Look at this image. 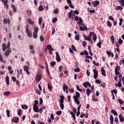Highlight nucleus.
I'll return each instance as SVG.
<instances>
[{
  "mask_svg": "<svg viewBox=\"0 0 124 124\" xmlns=\"http://www.w3.org/2000/svg\"><path fill=\"white\" fill-rule=\"evenodd\" d=\"M76 96H73V98L74 100L75 103H76L77 105H79L80 104V101H79V97H80V93L78 92L76 93Z\"/></svg>",
  "mask_w": 124,
  "mask_h": 124,
  "instance_id": "1",
  "label": "nucleus"
},
{
  "mask_svg": "<svg viewBox=\"0 0 124 124\" xmlns=\"http://www.w3.org/2000/svg\"><path fill=\"white\" fill-rule=\"evenodd\" d=\"M72 16L75 17V21L77 22L78 25H80L81 26L83 25V19H82V18L78 17V16H75V15H72Z\"/></svg>",
  "mask_w": 124,
  "mask_h": 124,
  "instance_id": "2",
  "label": "nucleus"
},
{
  "mask_svg": "<svg viewBox=\"0 0 124 124\" xmlns=\"http://www.w3.org/2000/svg\"><path fill=\"white\" fill-rule=\"evenodd\" d=\"M38 27H35L34 28V31L33 32L32 35H33V38L34 39H36L38 37L37 33H38Z\"/></svg>",
  "mask_w": 124,
  "mask_h": 124,
  "instance_id": "3",
  "label": "nucleus"
},
{
  "mask_svg": "<svg viewBox=\"0 0 124 124\" xmlns=\"http://www.w3.org/2000/svg\"><path fill=\"white\" fill-rule=\"evenodd\" d=\"M25 32L27 34V36H28L29 37H32V33H31V31H30V29H29V27L28 26L26 28Z\"/></svg>",
  "mask_w": 124,
  "mask_h": 124,
  "instance_id": "4",
  "label": "nucleus"
},
{
  "mask_svg": "<svg viewBox=\"0 0 124 124\" xmlns=\"http://www.w3.org/2000/svg\"><path fill=\"white\" fill-rule=\"evenodd\" d=\"M42 78V76H41V75H37L35 78V80L37 83H38V82H39V81L41 80Z\"/></svg>",
  "mask_w": 124,
  "mask_h": 124,
  "instance_id": "5",
  "label": "nucleus"
},
{
  "mask_svg": "<svg viewBox=\"0 0 124 124\" xmlns=\"http://www.w3.org/2000/svg\"><path fill=\"white\" fill-rule=\"evenodd\" d=\"M33 109L34 112L38 113L39 110L38 109V106L37 104H34L33 106Z\"/></svg>",
  "mask_w": 124,
  "mask_h": 124,
  "instance_id": "6",
  "label": "nucleus"
},
{
  "mask_svg": "<svg viewBox=\"0 0 124 124\" xmlns=\"http://www.w3.org/2000/svg\"><path fill=\"white\" fill-rule=\"evenodd\" d=\"M11 122L12 123H15V124H17V123H19V118L15 117L12 119Z\"/></svg>",
  "mask_w": 124,
  "mask_h": 124,
  "instance_id": "7",
  "label": "nucleus"
},
{
  "mask_svg": "<svg viewBox=\"0 0 124 124\" xmlns=\"http://www.w3.org/2000/svg\"><path fill=\"white\" fill-rule=\"evenodd\" d=\"M23 69L24 70V71H25L27 73V74H28V75H30L31 74V72H29V70L30 69V68H29V66H25L23 67Z\"/></svg>",
  "mask_w": 124,
  "mask_h": 124,
  "instance_id": "8",
  "label": "nucleus"
},
{
  "mask_svg": "<svg viewBox=\"0 0 124 124\" xmlns=\"http://www.w3.org/2000/svg\"><path fill=\"white\" fill-rule=\"evenodd\" d=\"M93 72L94 74V76H93L94 79H97L98 76V72H97L95 69H93Z\"/></svg>",
  "mask_w": 124,
  "mask_h": 124,
  "instance_id": "9",
  "label": "nucleus"
},
{
  "mask_svg": "<svg viewBox=\"0 0 124 124\" xmlns=\"http://www.w3.org/2000/svg\"><path fill=\"white\" fill-rule=\"evenodd\" d=\"M55 54L56 56V61L57 62H61V56H60V54H59V52H56Z\"/></svg>",
  "mask_w": 124,
  "mask_h": 124,
  "instance_id": "10",
  "label": "nucleus"
},
{
  "mask_svg": "<svg viewBox=\"0 0 124 124\" xmlns=\"http://www.w3.org/2000/svg\"><path fill=\"white\" fill-rule=\"evenodd\" d=\"M11 53V49H7L5 52V56L6 57H8L9 56V54Z\"/></svg>",
  "mask_w": 124,
  "mask_h": 124,
  "instance_id": "11",
  "label": "nucleus"
},
{
  "mask_svg": "<svg viewBox=\"0 0 124 124\" xmlns=\"http://www.w3.org/2000/svg\"><path fill=\"white\" fill-rule=\"evenodd\" d=\"M93 4V5L94 7H96L98 4H99V1L95 0L94 2H92Z\"/></svg>",
  "mask_w": 124,
  "mask_h": 124,
  "instance_id": "12",
  "label": "nucleus"
},
{
  "mask_svg": "<svg viewBox=\"0 0 124 124\" xmlns=\"http://www.w3.org/2000/svg\"><path fill=\"white\" fill-rule=\"evenodd\" d=\"M83 86L86 88H88V86L89 88H91V83H90L89 82H84L83 83Z\"/></svg>",
  "mask_w": 124,
  "mask_h": 124,
  "instance_id": "13",
  "label": "nucleus"
},
{
  "mask_svg": "<svg viewBox=\"0 0 124 124\" xmlns=\"http://www.w3.org/2000/svg\"><path fill=\"white\" fill-rule=\"evenodd\" d=\"M3 22L4 24H8L9 25L10 24V20L9 18H4L3 20Z\"/></svg>",
  "mask_w": 124,
  "mask_h": 124,
  "instance_id": "14",
  "label": "nucleus"
},
{
  "mask_svg": "<svg viewBox=\"0 0 124 124\" xmlns=\"http://www.w3.org/2000/svg\"><path fill=\"white\" fill-rule=\"evenodd\" d=\"M7 49V46H6V44L5 43H3L2 44V50L4 51L5 50Z\"/></svg>",
  "mask_w": 124,
  "mask_h": 124,
  "instance_id": "15",
  "label": "nucleus"
},
{
  "mask_svg": "<svg viewBox=\"0 0 124 124\" xmlns=\"http://www.w3.org/2000/svg\"><path fill=\"white\" fill-rule=\"evenodd\" d=\"M122 86H123V85L122 84V80H121V78H120V80L118 83V85H117V83H116V87H119V88H122Z\"/></svg>",
  "mask_w": 124,
  "mask_h": 124,
  "instance_id": "16",
  "label": "nucleus"
},
{
  "mask_svg": "<svg viewBox=\"0 0 124 124\" xmlns=\"http://www.w3.org/2000/svg\"><path fill=\"white\" fill-rule=\"evenodd\" d=\"M60 98L61 100L60 101V104H62V103L64 102L63 100L64 99V97L63 96L60 95Z\"/></svg>",
  "mask_w": 124,
  "mask_h": 124,
  "instance_id": "17",
  "label": "nucleus"
},
{
  "mask_svg": "<svg viewBox=\"0 0 124 124\" xmlns=\"http://www.w3.org/2000/svg\"><path fill=\"white\" fill-rule=\"evenodd\" d=\"M47 49L49 50V51H54V48L52 47V46L51 45H48L46 47Z\"/></svg>",
  "mask_w": 124,
  "mask_h": 124,
  "instance_id": "18",
  "label": "nucleus"
},
{
  "mask_svg": "<svg viewBox=\"0 0 124 124\" xmlns=\"http://www.w3.org/2000/svg\"><path fill=\"white\" fill-rule=\"evenodd\" d=\"M62 88H63V92L64 93V92H65L66 91H67L68 89V86H67V85H65V84H64L63 86H62Z\"/></svg>",
  "mask_w": 124,
  "mask_h": 124,
  "instance_id": "19",
  "label": "nucleus"
},
{
  "mask_svg": "<svg viewBox=\"0 0 124 124\" xmlns=\"http://www.w3.org/2000/svg\"><path fill=\"white\" fill-rule=\"evenodd\" d=\"M110 121L111 124H114V117H113V115H110Z\"/></svg>",
  "mask_w": 124,
  "mask_h": 124,
  "instance_id": "20",
  "label": "nucleus"
},
{
  "mask_svg": "<svg viewBox=\"0 0 124 124\" xmlns=\"http://www.w3.org/2000/svg\"><path fill=\"white\" fill-rule=\"evenodd\" d=\"M11 7L12 8L13 10L14 13H15V12H17V9H16V6H15V5L12 4L11 5Z\"/></svg>",
  "mask_w": 124,
  "mask_h": 124,
  "instance_id": "21",
  "label": "nucleus"
},
{
  "mask_svg": "<svg viewBox=\"0 0 124 124\" xmlns=\"http://www.w3.org/2000/svg\"><path fill=\"white\" fill-rule=\"evenodd\" d=\"M119 117V119H120V122H121V123H123V122H124V118L122 115V114H120Z\"/></svg>",
  "mask_w": 124,
  "mask_h": 124,
  "instance_id": "22",
  "label": "nucleus"
},
{
  "mask_svg": "<svg viewBox=\"0 0 124 124\" xmlns=\"http://www.w3.org/2000/svg\"><path fill=\"white\" fill-rule=\"evenodd\" d=\"M83 38H84L85 40H88V41H91V38L89 37H87V36L85 34H83Z\"/></svg>",
  "mask_w": 124,
  "mask_h": 124,
  "instance_id": "23",
  "label": "nucleus"
},
{
  "mask_svg": "<svg viewBox=\"0 0 124 124\" xmlns=\"http://www.w3.org/2000/svg\"><path fill=\"white\" fill-rule=\"evenodd\" d=\"M110 40L112 44H115V37H114V36L113 35L111 36Z\"/></svg>",
  "mask_w": 124,
  "mask_h": 124,
  "instance_id": "24",
  "label": "nucleus"
},
{
  "mask_svg": "<svg viewBox=\"0 0 124 124\" xmlns=\"http://www.w3.org/2000/svg\"><path fill=\"white\" fill-rule=\"evenodd\" d=\"M27 21L30 25H33L34 24V22L31 21V19L29 18L27 19Z\"/></svg>",
  "mask_w": 124,
  "mask_h": 124,
  "instance_id": "25",
  "label": "nucleus"
},
{
  "mask_svg": "<svg viewBox=\"0 0 124 124\" xmlns=\"http://www.w3.org/2000/svg\"><path fill=\"white\" fill-rule=\"evenodd\" d=\"M92 93V90L90 89H87L86 90V94L87 95H90V93Z\"/></svg>",
  "mask_w": 124,
  "mask_h": 124,
  "instance_id": "26",
  "label": "nucleus"
},
{
  "mask_svg": "<svg viewBox=\"0 0 124 124\" xmlns=\"http://www.w3.org/2000/svg\"><path fill=\"white\" fill-rule=\"evenodd\" d=\"M101 71L102 72V75H103V76H106V74H105V70H104V68H102L101 69Z\"/></svg>",
  "mask_w": 124,
  "mask_h": 124,
  "instance_id": "27",
  "label": "nucleus"
},
{
  "mask_svg": "<svg viewBox=\"0 0 124 124\" xmlns=\"http://www.w3.org/2000/svg\"><path fill=\"white\" fill-rule=\"evenodd\" d=\"M45 109H46V107L45 106H44L39 109V112L41 114V113H42V111H43V109L45 110Z\"/></svg>",
  "mask_w": 124,
  "mask_h": 124,
  "instance_id": "28",
  "label": "nucleus"
},
{
  "mask_svg": "<svg viewBox=\"0 0 124 124\" xmlns=\"http://www.w3.org/2000/svg\"><path fill=\"white\" fill-rule=\"evenodd\" d=\"M70 114L72 115V117L73 118L74 121H75V120H76V117H75V114L74 113H73L72 111H71Z\"/></svg>",
  "mask_w": 124,
  "mask_h": 124,
  "instance_id": "29",
  "label": "nucleus"
},
{
  "mask_svg": "<svg viewBox=\"0 0 124 124\" xmlns=\"http://www.w3.org/2000/svg\"><path fill=\"white\" fill-rule=\"evenodd\" d=\"M47 87H48V89L49 90V91H50V92L52 91L53 90V87H51V85H50V84H47Z\"/></svg>",
  "mask_w": 124,
  "mask_h": 124,
  "instance_id": "30",
  "label": "nucleus"
},
{
  "mask_svg": "<svg viewBox=\"0 0 124 124\" xmlns=\"http://www.w3.org/2000/svg\"><path fill=\"white\" fill-rule=\"evenodd\" d=\"M38 10L39 11H43V10H44V8H43V6H39V7H38Z\"/></svg>",
  "mask_w": 124,
  "mask_h": 124,
  "instance_id": "31",
  "label": "nucleus"
},
{
  "mask_svg": "<svg viewBox=\"0 0 124 124\" xmlns=\"http://www.w3.org/2000/svg\"><path fill=\"white\" fill-rule=\"evenodd\" d=\"M121 70V67L120 66L117 65L115 67V71H120Z\"/></svg>",
  "mask_w": 124,
  "mask_h": 124,
  "instance_id": "32",
  "label": "nucleus"
},
{
  "mask_svg": "<svg viewBox=\"0 0 124 124\" xmlns=\"http://www.w3.org/2000/svg\"><path fill=\"white\" fill-rule=\"evenodd\" d=\"M3 94H4V95H5L6 96H9V94H10V92L9 91L4 92L3 93Z\"/></svg>",
  "mask_w": 124,
  "mask_h": 124,
  "instance_id": "33",
  "label": "nucleus"
},
{
  "mask_svg": "<svg viewBox=\"0 0 124 124\" xmlns=\"http://www.w3.org/2000/svg\"><path fill=\"white\" fill-rule=\"evenodd\" d=\"M53 13H54V14H59V9L56 8L54 9L53 11Z\"/></svg>",
  "mask_w": 124,
  "mask_h": 124,
  "instance_id": "34",
  "label": "nucleus"
},
{
  "mask_svg": "<svg viewBox=\"0 0 124 124\" xmlns=\"http://www.w3.org/2000/svg\"><path fill=\"white\" fill-rule=\"evenodd\" d=\"M57 21H58V18L54 17L52 19V23H53V24H55V23H57Z\"/></svg>",
  "mask_w": 124,
  "mask_h": 124,
  "instance_id": "35",
  "label": "nucleus"
},
{
  "mask_svg": "<svg viewBox=\"0 0 124 124\" xmlns=\"http://www.w3.org/2000/svg\"><path fill=\"white\" fill-rule=\"evenodd\" d=\"M96 39H97V37L96 36V34H94L93 35V40L94 42H95V41H96Z\"/></svg>",
  "mask_w": 124,
  "mask_h": 124,
  "instance_id": "36",
  "label": "nucleus"
},
{
  "mask_svg": "<svg viewBox=\"0 0 124 124\" xmlns=\"http://www.w3.org/2000/svg\"><path fill=\"white\" fill-rule=\"evenodd\" d=\"M6 84H7V85H9V77L7 76L6 78Z\"/></svg>",
  "mask_w": 124,
  "mask_h": 124,
  "instance_id": "37",
  "label": "nucleus"
},
{
  "mask_svg": "<svg viewBox=\"0 0 124 124\" xmlns=\"http://www.w3.org/2000/svg\"><path fill=\"white\" fill-rule=\"evenodd\" d=\"M76 40L79 41L80 40V35H76L75 37Z\"/></svg>",
  "mask_w": 124,
  "mask_h": 124,
  "instance_id": "38",
  "label": "nucleus"
},
{
  "mask_svg": "<svg viewBox=\"0 0 124 124\" xmlns=\"http://www.w3.org/2000/svg\"><path fill=\"white\" fill-rule=\"evenodd\" d=\"M21 107L22 109H28V106H27V105H22Z\"/></svg>",
  "mask_w": 124,
  "mask_h": 124,
  "instance_id": "39",
  "label": "nucleus"
},
{
  "mask_svg": "<svg viewBox=\"0 0 124 124\" xmlns=\"http://www.w3.org/2000/svg\"><path fill=\"white\" fill-rule=\"evenodd\" d=\"M111 113H112V114H114L115 116H117V115H118V113H117V111H116L114 109L111 110Z\"/></svg>",
  "mask_w": 124,
  "mask_h": 124,
  "instance_id": "40",
  "label": "nucleus"
},
{
  "mask_svg": "<svg viewBox=\"0 0 124 124\" xmlns=\"http://www.w3.org/2000/svg\"><path fill=\"white\" fill-rule=\"evenodd\" d=\"M6 113L7 117H10V111L8 109L6 110Z\"/></svg>",
  "mask_w": 124,
  "mask_h": 124,
  "instance_id": "41",
  "label": "nucleus"
},
{
  "mask_svg": "<svg viewBox=\"0 0 124 124\" xmlns=\"http://www.w3.org/2000/svg\"><path fill=\"white\" fill-rule=\"evenodd\" d=\"M119 2L121 5H122V6H124V0H121Z\"/></svg>",
  "mask_w": 124,
  "mask_h": 124,
  "instance_id": "42",
  "label": "nucleus"
},
{
  "mask_svg": "<svg viewBox=\"0 0 124 124\" xmlns=\"http://www.w3.org/2000/svg\"><path fill=\"white\" fill-rule=\"evenodd\" d=\"M117 101H119L120 104H124V101L122 100L120 98L118 99Z\"/></svg>",
  "mask_w": 124,
  "mask_h": 124,
  "instance_id": "43",
  "label": "nucleus"
},
{
  "mask_svg": "<svg viewBox=\"0 0 124 124\" xmlns=\"http://www.w3.org/2000/svg\"><path fill=\"white\" fill-rule=\"evenodd\" d=\"M71 48L73 50V51H77V50L76 49V47H75V46L74 45H72Z\"/></svg>",
  "mask_w": 124,
  "mask_h": 124,
  "instance_id": "44",
  "label": "nucleus"
},
{
  "mask_svg": "<svg viewBox=\"0 0 124 124\" xmlns=\"http://www.w3.org/2000/svg\"><path fill=\"white\" fill-rule=\"evenodd\" d=\"M11 45V43H10V42H8L7 43V48L8 49H9V48H10Z\"/></svg>",
  "mask_w": 124,
  "mask_h": 124,
  "instance_id": "45",
  "label": "nucleus"
},
{
  "mask_svg": "<svg viewBox=\"0 0 124 124\" xmlns=\"http://www.w3.org/2000/svg\"><path fill=\"white\" fill-rule=\"evenodd\" d=\"M50 65H51V66H54V65H56V62L53 61L52 62H51L50 63Z\"/></svg>",
  "mask_w": 124,
  "mask_h": 124,
  "instance_id": "46",
  "label": "nucleus"
},
{
  "mask_svg": "<svg viewBox=\"0 0 124 124\" xmlns=\"http://www.w3.org/2000/svg\"><path fill=\"white\" fill-rule=\"evenodd\" d=\"M75 72H80V68L79 67L74 70Z\"/></svg>",
  "mask_w": 124,
  "mask_h": 124,
  "instance_id": "47",
  "label": "nucleus"
},
{
  "mask_svg": "<svg viewBox=\"0 0 124 124\" xmlns=\"http://www.w3.org/2000/svg\"><path fill=\"white\" fill-rule=\"evenodd\" d=\"M95 83H96V84H101V81H100L99 79H96L95 81Z\"/></svg>",
  "mask_w": 124,
  "mask_h": 124,
  "instance_id": "48",
  "label": "nucleus"
},
{
  "mask_svg": "<svg viewBox=\"0 0 124 124\" xmlns=\"http://www.w3.org/2000/svg\"><path fill=\"white\" fill-rule=\"evenodd\" d=\"M68 17L69 18V19H71V18H72V14L69 12L68 14Z\"/></svg>",
  "mask_w": 124,
  "mask_h": 124,
  "instance_id": "49",
  "label": "nucleus"
},
{
  "mask_svg": "<svg viewBox=\"0 0 124 124\" xmlns=\"http://www.w3.org/2000/svg\"><path fill=\"white\" fill-rule=\"evenodd\" d=\"M56 114L57 115H58V116H60V115H62V111L59 110L56 112Z\"/></svg>",
  "mask_w": 124,
  "mask_h": 124,
  "instance_id": "50",
  "label": "nucleus"
},
{
  "mask_svg": "<svg viewBox=\"0 0 124 124\" xmlns=\"http://www.w3.org/2000/svg\"><path fill=\"white\" fill-rule=\"evenodd\" d=\"M42 23V19L41 18V17H39V25H41Z\"/></svg>",
  "mask_w": 124,
  "mask_h": 124,
  "instance_id": "51",
  "label": "nucleus"
},
{
  "mask_svg": "<svg viewBox=\"0 0 124 124\" xmlns=\"http://www.w3.org/2000/svg\"><path fill=\"white\" fill-rule=\"evenodd\" d=\"M123 21H124L123 18L120 19L119 26H122V24H123Z\"/></svg>",
  "mask_w": 124,
  "mask_h": 124,
  "instance_id": "52",
  "label": "nucleus"
},
{
  "mask_svg": "<svg viewBox=\"0 0 124 124\" xmlns=\"http://www.w3.org/2000/svg\"><path fill=\"white\" fill-rule=\"evenodd\" d=\"M107 25L108 27H112V24L109 21L107 22Z\"/></svg>",
  "mask_w": 124,
  "mask_h": 124,
  "instance_id": "53",
  "label": "nucleus"
},
{
  "mask_svg": "<svg viewBox=\"0 0 124 124\" xmlns=\"http://www.w3.org/2000/svg\"><path fill=\"white\" fill-rule=\"evenodd\" d=\"M21 113H22V110L18 109L17 111V114H18V116H20L21 115Z\"/></svg>",
  "mask_w": 124,
  "mask_h": 124,
  "instance_id": "54",
  "label": "nucleus"
},
{
  "mask_svg": "<svg viewBox=\"0 0 124 124\" xmlns=\"http://www.w3.org/2000/svg\"><path fill=\"white\" fill-rule=\"evenodd\" d=\"M97 46H98V47L99 48H101V43H100V42H98L97 44Z\"/></svg>",
  "mask_w": 124,
  "mask_h": 124,
  "instance_id": "55",
  "label": "nucleus"
},
{
  "mask_svg": "<svg viewBox=\"0 0 124 124\" xmlns=\"http://www.w3.org/2000/svg\"><path fill=\"white\" fill-rule=\"evenodd\" d=\"M73 13H74L75 14H77V15H78L79 14V11L75 10L73 12Z\"/></svg>",
  "mask_w": 124,
  "mask_h": 124,
  "instance_id": "56",
  "label": "nucleus"
},
{
  "mask_svg": "<svg viewBox=\"0 0 124 124\" xmlns=\"http://www.w3.org/2000/svg\"><path fill=\"white\" fill-rule=\"evenodd\" d=\"M77 89L78 91V92H82V90L79 89V86L78 85H76Z\"/></svg>",
  "mask_w": 124,
  "mask_h": 124,
  "instance_id": "57",
  "label": "nucleus"
},
{
  "mask_svg": "<svg viewBox=\"0 0 124 124\" xmlns=\"http://www.w3.org/2000/svg\"><path fill=\"white\" fill-rule=\"evenodd\" d=\"M123 42H124L123 41V40H122V39H119V41H118V43H119V44H122L123 43Z\"/></svg>",
  "mask_w": 124,
  "mask_h": 124,
  "instance_id": "58",
  "label": "nucleus"
},
{
  "mask_svg": "<svg viewBox=\"0 0 124 124\" xmlns=\"http://www.w3.org/2000/svg\"><path fill=\"white\" fill-rule=\"evenodd\" d=\"M82 45L85 46H87V42L85 41H84L83 42H82Z\"/></svg>",
  "mask_w": 124,
  "mask_h": 124,
  "instance_id": "59",
  "label": "nucleus"
},
{
  "mask_svg": "<svg viewBox=\"0 0 124 124\" xmlns=\"http://www.w3.org/2000/svg\"><path fill=\"white\" fill-rule=\"evenodd\" d=\"M108 18L110 19V20H111V21H112L113 22H114V18H113V16H109Z\"/></svg>",
  "mask_w": 124,
  "mask_h": 124,
  "instance_id": "60",
  "label": "nucleus"
},
{
  "mask_svg": "<svg viewBox=\"0 0 124 124\" xmlns=\"http://www.w3.org/2000/svg\"><path fill=\"white\" fill-rule=\"evenodd\" d=\"M64 106L63 104H60V107L62 110H63Z\"/></svg>",
  "mask_w": 124,
  "mask_h": 124,
  "instance_id": "61",
  "label": "nucleus"
},
{
  "mask_svg": "<svg viewBox=\"0 0 124 124\" xmlns=\"http://www.w3.org/2000/svg\"><path fill=\"white\" fill-rule=\"evenodd\" d=\"M117 9H119V10H123V7L119 6L117 7Z\"/></svg>",
  "mask_w": 124,
  "mask_h": 124,
  "instance_id": "62",
  "label": "nucleus"
},
{
  "mask_svg": "<svg viewBox=\"0 0 124 124\" xmlns=\"http://www.w3.org/2000/svg\"><path fill=\"white\" fill-rule=\"evenodd\" d=\"M40 39L41 41H43V40H44V38H43V36L41 35L40 36Z\"/></svg>",
  "mask_w": 124,
  "mask_h": 124,
  "instance_id": "63",
  "label": "nucleus"
},
{
  "mask_svg": "<svg viewBox=\"0 0 124 124\" xmlns=\"http://www.w3.org/2000/svg\"><path fill=\"white\" fill-rule=\"evenodd\" d=\"M89 12L90 13H95V10H91L90 11H89Z\"/></svg>",
  "mask_w": 124,
  "mask_h": 124,
  "instance_id": "64",
  "label": "nucleus"
}]
</instances>
